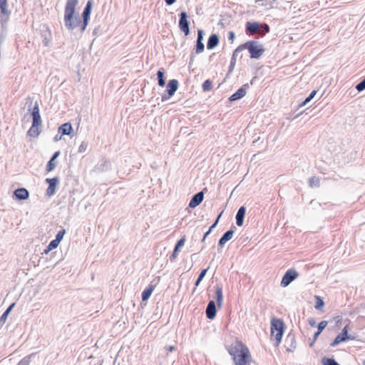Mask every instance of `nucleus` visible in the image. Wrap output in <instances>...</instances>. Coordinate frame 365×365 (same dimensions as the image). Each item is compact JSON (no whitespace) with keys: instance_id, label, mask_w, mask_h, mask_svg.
<instances>
[{"instance_id":"1","label":"nucleus","mask_w":365,"mask_h":365,"mask_svg":"<svg viewBox=\"0 0 365 365\" xmlns=\"http://www.w3.org/2000/svg\"><path fill=\"white\" fill-rule=\"evenodd\" d=\"M226 349L231 356L234 365H251L252 356L248 346L238 339H235Z\"/></svg>"},{"instance_id":"2","label":"nucleus","mask_w":365,"mask_h":365,"mask_svg":"<svg viewBox=\"0 0 365 365\" xmlns=\"http://www.w3.org/2000/svg\"><path fill=\"white\" fill-rule=\"evenodd\" d=\"M78 0H67L64 9V23L68 30L79 29L81 32L84 31L86 27H83L81 18L76 14V8Z\"/></svg>"},{"instance_id":"3","label":"nucleus","mask_w":365,"mask_h":365,"mask_svg":"<svg viewBox=\"0 0 365 365\" xmlns=\"http://www.w3.org/2000/svg\"><path fill=\"white\" fill-rule=\"evenodd\" d=\"M247 48L252 58H259L264 53V49L262 46L258 45L257 42L254 41H247L243 44L240 45L234 51L233 56H235L238 51H242Z\"/></svg>"},{"instance_id":"4","label":"nucleus","mask_w":365,"mask_h":365,"mask_svg":"<svg viewBox=\"0 0 365 365\" xmlns=\"http://www.w3.org/2000/svg\"><path fill=\"white\" fill-rule=\"evenodd\" d=\"M284 324L281 319L274 318L271 321V339L274 340L277 345H279L282 341L284 334Z\"/></svg>"},{"instance_id":"5","label":"nucleus","mask_w":365,"mask_h":365,"mask_svg":"<svg viewBox=\"0 0 365 365\" xmlns=\"http://www.w3.org/2000/svg\"><path fill=\"white\" fill-rule=\"evenodd\" d=\"M31 115L33 123L31 127L29 129L27 135L30 137L36 138L40 134V125L41 124V115L39 113V107L37 103L33 108Z\"/></svg>"},{"instance_id":"6","label":"nucleus","mask_w":365,"mask_h":365,"mask_svg":"<svg viewBox=\"0 0 365 365\" xmlns=\"http://www.w3.org/2000/svg\"><path fill=\"white\" fill-rule=\"evenodd\" d=\"M245 31L246 34L248 35H254L255 34H259L262 36H264V32L261 28V24L256 21L247 22Z\"/></svg>"},{"instance_id":"7","label":"nucleus","mask_w":365,"mask_h":365,"mask_svg":"<svg viewBox=\"0 0 365 365\" xmlns=\"http://www.w3.org/2000/svg\"><path fill=\"white\" fill-rule=\"evenodd\" d=\"M349 328V325L346 324L344 329H342L341 332L338 334L334 340L331 343V346L332 347H334L337 346L339 344L346 341V340L349 339L350 337L348 336V330Z\"/></svg>"},{"instance_id":"8","label":"nucleus","mask_w":365,"mask_h":365,"mask_svg":"<svg viewBox=\"0 0 365 365\" xmlns=\"http://www.w3.org/2000/svg\"><path fill=\"white\" fill-rule=\"evenodd\" d=\"M349 328V325L346 324L344 329H342L341 332L338 334L334 340L331 343V346L332 347H334L337 346L339 344L346 341V340L349 339L350 337L348 336V330Z\"/></svg>"},{"instance_id":"9","label":"nucleus","mask_w":365,"mask_h":365,"mask_svg":"<svg viewBox=\"0 0 365 365\" xmlns=\"http://www.w3.org/2000/svg\"><path fill=\"white\" fill-rule=\"evenodd\" d=\"M349 328V325L346 324L344 329H342L341 332L338 334L334 340L331 343V346L332 347H334L337 346L339 344L346 341V340L349 339L350 337L348 336V330Z\"/></svg>"},{"instance_id":"10","label":"nucleus","mask_w":365,"mask_h":365,"mask_svg":"<svg viewBox=\"0 0 365 365\" xmlns=\"http://www.w3.org/2000/svg\"><path fill=\"white\" fill-rule=\"evenodd\" d=\"M298 276L297 272L294 269H289L286 272L281 281L282 287L288 286Z\"/></svg>"},{"instance_id":"11","label":"nucleus","mask_w":365,"mask_h":365,"mask_svg":"<svg viewBox=\"0 0 365 365\" xmlns=\"http://www.w3.org/2000/svg\"><path fill=\"white\" fill-rule=\"evenodd\" d=\"M179 27L185 36L189 34V23L187 20V14L184 11L180 14Z\"/></svg>"},{"instance_id":"12","label":"nucleus","mask_w":365,"mask_h":365,"mask_svg":"<svg viewBox=\"0 0 365 365\" xmlns=\"http://www.w3.org/2000/svg\"><path fill=\"white\" fill-rule=\"evenodd\" d=\"M46 182L48 183V187L46 190V195L49 197L52 196L55 193V191H56V187L58 184V178H47L46 180Z\"/></svg>"},{"instance_id":"13","label":"nucleus","mask_w":365,"mask_h":365,"mask_svg":"<svg viewBox=\"0 0 365 365\" xmlns=\"http://www.w3.org/2000/svg\"><path fill=\"white\" fill-rule=\"evenodd\" d=\"M91 8H92V2L91 1H88L86 4V6L83 11L82 16H83V27H86L88 23V19L90 17V14L91 12Z\"/></svg>"},{"instance_id":"14","label":"nucleus","mask_w":365,"mask_h":365,"mask_svg":"<svg viewBox=\"0 0 365 365\" xmlns=\"http://www.w3.org/2000/svg\"><path fill=\"white\" fill-rule=\"evenodd\" d=\"M204 195L202 192H200L195 195L189 203V207L194 208L199 205L203 200Z\"/></svg>"},{"instance_id":"15","label":"nucleus","mask_w":365,"mask_h":365,"mask_svg":"<svg viewBox=\"0 0 365 365\" xmlns=\"http://www.w3.org/2000/svg\"><path fill=\"white\" fill-rule=\"evenodd\" d=\"M207 317L212 319L216 316V307L214 301H210L206 309Z\"/></svg>"},{"instance_id":"16","label":"nucleus","mask_w":365,"mask_h":365,"mask_svg":"<svg viewBox=\"0 0 365 365\" xmlns=\"http://www.w3.org/2000/svg\"><path fill=\"white\" fill-rule=\"evenodd\" d=\"M178 86V81L175 79L170 80L167 85V91L169 96L174 95Z\"/></svg>"},{"instance_id":"17","label":"nucleus","mask_w":365,"mask_h":365,"mask_svg":"<svg viewBox=\"0 0 365 365\" xmlns=\"http://www.w3.org/2000/svg\"><path fill=\"white\" fill-rule=\"evenodd\" d=\"M60 155V151H56L51 158V160L48 162L46 165V171L48 173L52 171L56 166V163L55 162L56 158Z\"/></svg>"},{"instance_id":"18","label":"nucleus","mask_w":365,"mask_h":365,"mask_svg":"<svg viewBox=\"0 0 365 365\" xmlns=\"http://www.w3.org/2000/svg\"><path fill=\"white\" fill-rule=\"evenodd\" d=\"M14 195L19 200H26L29 197V192L25 188H19L14 191Z\"/></svg>"},{"instance_id":"19","label":"nucleus","mask_w":365,"mask_h":365,"mask_svg":"<svg viewBox=\"0 0 365 365\" xmlns=\"http://www.w3.org/2000/svg\"><path fill=\"white\" fill-rule=\"evenodd\" d=\"M7 1L8 0H0V10L1 14L0 16H6V19L5 21H7L9 16L10 14V11L7 9Z\"/></svg>"},{"instance_id":"20","label":"nucleus","mask_w":365,"mask_h":365,"mask_svg":"<svg viewBox=\"0 0 365 365\" xmlns=\"http://www.w3.org/2000/svg\"><path fill=\"white\" fill-rule=\"evenodd\" d=\"M219 43V38L216 34L211 35L207 43V47L208 49H212L217 46Z\"/></svg>"},{"instance_id":"21","label":"nucleus","mask_w":365,"mask_h":365,"mask_svg":"<svg viewBox=\"0 0 365 365\" xmlns=\"http://www.w3.org/2000/svg\"><path fill=\"white\" fill-rule=\"evenodd\" d=\"M245 214V207H241L238 210L237 215H236V222L238 226L242 225Z\"/></svg>"},{"instance_id":"22","label":"nucleus","mask_w":365,"mask_h":365,"mask_svg":"<svg viewBox=\"0 0 365 365\" xmlns=\"http://www.w3.org/2000/svg\"><path fill=\"white\" fill-rule=\"evenodd\" d=\"M155 288V285L150 284L142 293V300L146 301L149 299L152 294L153 290Z\"/></svg>"},{"instance_id":"23","label":"nucleus","mask_w":365,"mask_h":365,"mask_svg":"<svg viewBox=\"0 0 365 365\" xmlns=\"http://www.w3.org/2000/svg\"><path fill=\"white\" fill-rule=\"evenodd\" d=\"M234 234L233 230H228L226 232L223 236L220 238L219 241V245L220 246H223L228 240H231Z\"/></svg>"},{"instance_id":"24","label":"nucleus","mask_w":365,"mask_h":365,"mask_svg":"<svg viewBox=\"0 0 365 365\" xmlns=\"http://www.w3.org/2000/svg\"><path fill=\"white\" fill-rule=\"evenodd\" d=\"M245 94H246V91L244 88H241L238 89L237 92L233 93L230 97V101H234L238 100V99L244 97L245 96Z\"/></svg>"},{"instance_id":"25","label":"nucleus","mask_w":365,"mask_h":365,"mask_svg":"<svg viewBox=\"0 0 365 365\" xmlns=\"http://www.w3.org/2000/svg\"><path fill=\"white\" fill-rule=\"evenodd\" d=\"M72 130V126L71 123H66L63 124L61 126L58 128V132L61 133L62 135H69Z\"/></svg>"},{"instance_id":"26","label":"nucleus","mask_w":365,"mask_h":365,"mask_svg":"<svg viewBox=\"0 0 365 365\" xmlns=\"http://www.w3.org/2000/svg\"><path fill=\"white\" fill-rule=\"evenodd\" d=\"M215 299L218 307H221L223 300L222 290L221 288H217L216 289Z\"/></svg>"},{"instance_id":"27","label":"nucleus","mask_w":365,"mask_h":365,"mask_svg":"<svg viewBox=\"0 0 365 365\" xmlns=\"http://www.w3.org/2000/svg\"><path fill=\"white\" fill-rule=\"evenodd\" d=\"M59 243L60 242L58 241H57L56 240H52L48 245L47 249L45 250L44 252L46 254H47L48 252L51 251L52 250L56 249L58 246Z\"/></svg>"},{"instance_id":"28","label":"nucleus","mask_w":365,"mask_h":365,"mask_svg":"<svg viewBox=\"0 0 365 365\" xmlns=\"http://www.w3.org/2000/svg\"><path fill=\"white\" fill-rule=\"evenodd\" d=\"M315 300H316V304L314 306L315 309H317V310L322 311V308L324 307V301L319 296H315Z\"/></svg>"},{"instance_id":"29","label":"nucleus","mask_w":365,"mask_h":365,"mask_svg":"<svg viewBox=\"0 0 365 365\" xmlns=\"http://www.w3.org/2000/svg\"><path fill=\"white\" fill-rule=\"evenodd\" d=\"M158 79V85L160 86H164L165 84V80H164V73L163 71L159 70L157 73Z\"/></svg>"},{"instance_id":"30","label":"nucleus","mask_w":365,"mask_h":365,"mask_svg":"<svg viewBox=\"0 0 365 365\" xmlns=\"http://www.w3.org/2000/svg\"><path fill=\"white\" fill-rule=\"evenodd\" d=\"M212 88V82L210 80H206L202 83V89L204 91H209Z\"/></svg>"},{"instance_id":"31","label":"nucleus","mask_w":365,"mask_h":365,"mask_svg":"<svg viewBox=\"0 0 365 365\" xmlns=\"http://www.w3.org/2000/svg\"><path fill=\"white\" fill-rule=\"evenodd\" d=\"M32 355L27 356L22 359L18 364V365H29L31 361V357Z\"/></svg>"},{"instance_id":"32","label":"nucleus","mask_w":365,"mask_h":365,"mask_svg":"<svg viewBox=\"0 0 365 365\" xmlns=\"http://www.w3.org/2000/svg\"><path fill=\"white\" fill-rule=\"evenodd\" d=\"M207 269H202L195 282V286H198L200 282L202 281V279H203V277H205V275L207 273Z\"/></svg>"},{"instance_id":"33","label":"nucleus","mask_w":365,"mask_h":365,"mask_svg":"<svg viewBox=\"0 0 365 365\" xmlns=\"http://www.w3.org/2000/svg\"><path fill=\"white\" fill-rule=\"evenodd\" d=\"M204 51V44L202 41H197L196 45V53H202Z\"/></svg>"},{"instance_id":"34","label":"nucleus","mask_w":365,"mask_h":365,"mask_svg":"<svg viewBox=\"0 0 365 365\" xmlns=\"http://www.w3.org/2000/svg\"><path fill=\"white\" fill-rule=\"evenodd\" d=\"M316 93H317V91H313L310 93V95L305 99V101H303V103L301 104V106H305L307 103H309L314 98V96L316 95Z\"/></svg>"},{"instance_id":"35","label":"nucleus","mask_w":365,"mask_h":365,"mask_svg":"<svg viewBox=\"0 0 365 365\" xmlns=\"http://www.w3.org/2000/svg\"><path fill=\"white\" fill-rule=\"evenodd\" d=\"M220 217V215L218 216V217H217V220L215 221V223H214V224H213V225L210 227L209 230H208L207 232H205V234L204 235V237H203V238H202V242H204V241H205V240L206 239V237H207V235H208L210 233V232L212 231V228H214V227L216 226V225H217V222H218V220H219Z\"/></svg>"},{"instance_id":"36","label":"nucleus","mask_w":365,"mask_h":365,"mask_svg":"<svg viewBox=\"0 0 365 365\" xmlns=\"http://www.w3.org/2000/svg\"><path fill=\"white\" fill-rule=\"evenodd\" d=\"M328 322L327 321H322L318 324V331L322 332V331L325 329V327L327 326Z\"/></svg>"},{"instance_id":"37","label":"nucleus","mask_w":365,"mask_h":365,"mask_svg":"<svg viewBox=\"0 0 365 365\" xmlns=\"http://www.w3.org/2000/svg\"><path fill=\"white\" fill-rule=\"evenodd\" d=\"M184 243H185V238H182V239H180V240L178 242L177 245H175V250H174L173 255H175V253L177 252V251H178V248H179L180 247H181V246H183V245H184Z\"/></svg>"},{"instance_id":"38","label":"nucleus","mask_w":365,"mask_h":365,"mask_svg":"<svg viewBox=\"0 0 365 365\" xmlns=\"http://www.w3.org/2000/svg\"><path fill=\"white\" fill-rule=\"evenodd\" d=\"M356 88L359 92L365 89V78L356 85Z\"/></svg>"},{"instance_id":"39","label":"nucleus","mask_w":365,"mask_h":365,"mask_svg":"<svg viewBox=\"0 0 365 365\" xmlns=\"http://www.w3.org/2000/svg\"><path fill=\"white\" fill-rule=\"evenodd\" d=\"M65 232H66V231H65V230H63H63H60V231L58 232V234H57V235H56V239H55V240H56L57 241H58V242H61V240L63 239V236H64V235H65Z\"/></svg>"},{"instance_id":"40","label":"nucleus","mask_w":365,"mask_h":365,"mask_svg":"<svg viewBox=\"0 0 365 365\" xmlns=\"http://www.w3.org/2000/svg\"><path fill=\"white\" fill-rule=\"evenodd\" d=\"M261 28L263 30V31L264 32V34H267V33H269V31H270L269 26L267 24H261Z\"/></svg>"},{"instance_id":"41","label":"nucleus","mask_w":365,"mask_h":365,"mask_svg":"<svg viewBox=\"0 0 365 365\" xmlns=\"http://www.w3.org/2000/svg\"><path fill=\"white\" fill-rule=\"evenodd\" d=\"M310 185L319 184V179L317 178L313 177L309 180Z\"/></svg>"},{"instance_id":"42","label":"nucleus","mask_w":365,"mask_h":365,"mask_svg":"<svg viewBox=\"0 0 365 365\" xmlns=\"http://www.w3.org/2000/svg\"><path fill=\"white\" fill-rule=\"evenodd\" d=\"M203 32L202 30H198L197 31V41H202V38H203Z\"/></svg>"},{"instance_id":"43","label":"nucleus","mask_w":365,"mask_h":365,"mask_svg":"<svg viewBox=\"0 0 365 365\" xmlns=\"http://www.w3.org/2000/svg\"><path fill=\"white\" fill-rule=\"evenodd\" d=\"M235 33L233 31H230L229 32V39L231 40L232 41H234L235 39Z\"/></svg>"},{"instance_id":"44","label":"nucleus","mask_w":365,"mask_h":365,"mask_svg":"<svg viewBox=\"0 0 365 365\" xmlns=\"http://www.w3.org/2000/svg\"><path fill=\"white\" fill-rule=\"evenodd\" d=\"M8 314H9L8 313L4 312V313L1 317V321L5 322L7 318Z\"/></svg>"},{"instance_id":"45","label":"nucleus","mask_w":365,"mask_h":365,"mask_svg":"<svg viewBox=\"0 0 365 365\" xmlns=\"http://www.w3.org/2000/svg\"><path fill=\"white\" fill-rule=\"evenodd\" d=\"M15 304L13 303L12 304H11L8 309L5 311L6 313L9 314V312H11V310L12 309V308L14 307Z\"/></svg>"},{"instance_id":"46","label":"nucleus","mask_w":365,"mask_h":365,"mask_svg":"<svg viewBox=\"0 0 365 365\" xmlns=\"http://www.w3.org/2000/svg\"><path fill=\"white\" fill-rule=\"evenodd\" d=\"M320 334H321V332H319L318 331L314 334V341H315L317 339V338H318V336H319Z\"/></svg>"},{"instance_id":"47","label":"nucleus","mask_w":365,"mask_h":365,"mask_svg":"<svg viewBox=\"0 0 365 365\" xmlns=\"http://www.w3.org/2000/svg\"><path fill=\"white\" fill-rule=\"evenodd\" d=\"M168 5H171L175 2L176 0H165Z\"/></svg>"},{"instance_id":"48","label":"nucleus","mask_w":365,"mask_h":365,"mask_svg":"<svg viewBox=\"0 0 365 365\" xmlns=\"http://www.w3.org/2000/svg\"><path fill=\"white\" fill-rule=\"evenodd\" d=\"M309 324H310L311 326H312V327L315 326V322H314V319H310V320L309 321Z\"/></svg>"},{"instance_id":"49","label":"nucleus","mask_w":365,"mask_h":365,"mask_svg":"<svg viewBox=\"0 0 365 365\" xmlns=\"http://www.w3.org/2000/svg\"><path fill=\"white\" fill-rule=\"evenodd\" d=\"M168 350L170 351H172L175 350V346H170L168 348Z\"/></svg>"},{"instance_id":"50","label":"nucleus","mask_w":365,"mask_h":365,"mask_svg":"<svg viewBox=\"0 0 365 365\" xmlns=\"http://www.w3.org/2000/svg\"><path fill=\"white\" fill-rule=\"evenodd\" d=\"M55 140H58V137L56 136V137H55Z\"/></svg>"},{"instance_id":"51","label":"nucleus","mask_w":365,"mask_h":365,"mask_svg":"<svg viewBox=\"0 0 365 365\" xmlns=\"http://www.w3.org/2000/svg\"><path fill=\"white\" fill-rule=\"evenodd\" d=\"M363 365H365V360L363 361Z\"/></svg>"}]
</instances>
